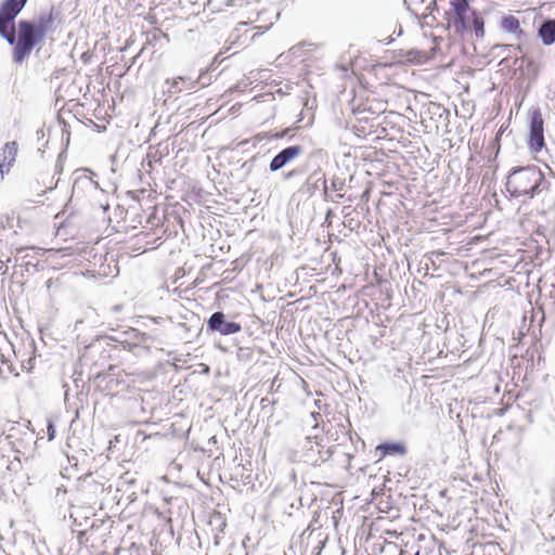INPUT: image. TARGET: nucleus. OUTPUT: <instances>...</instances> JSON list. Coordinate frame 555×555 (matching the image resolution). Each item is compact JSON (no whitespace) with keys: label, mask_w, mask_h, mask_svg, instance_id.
I'll return each instance as SVG.
<instances>
[{"label":"nucleus","mask_w":555,"mask_h":555,"mask_svg":"<svg viewBox=\"0 0 555 555\" xmlns=\"http://www.w3.org/2000/svg\"><path fill=\"white\" fill-rule=\"evenodd\" d=\"M362 124V119H359V125H356L354 126V129L356 131L359 133V132H362L364 133L366 128L364 126L361 125Z\"/></svg>","instance_id":"nucleus-17"},{"label":"nucleus","mask_w":555,"mask_h":555,"mask_svg":"<svg viewBox=\"0 0 555 555\" xmlns=\"http://www.w3.org/2000/svg\"><path fill=\"white\" fill-rule=\"evenodd\" d=\"M208 327L222 335L235 334L241 331V325L236 322H227L223 312H215L208 320Z\"/></svg>","instance_id":"nucleus-6"},{"label":"nucleus","mask_w":555,"mask_h":555,"mask_svg":"<svg viewBox=\"0 0 555 555\" xmlns=\"http://www.w3.org/2000/svg\"><path fill=\"white\" fill-rule=\"evenodd\" d=\"M302 152V147L299 145L288 146L281 151L273 157L270 163V170L276 171L285 166L287 163L299 156Z\"/></svg>","instance_id":"nucleus-7"},{"label":"nucleus","mask_w":555,"mask_h":555,"mask_svg":"<svg viewBox=\"0 0 555 555\" xmlns=\"http://www.w3.org/2000/svg\"><path fill=\"white\" fill-rule=\"evenodd\" d=\"M54 437H55V430H54L53 425L50 424L48 427V438H49V440H52V439H54Z\"/></svg>","instance_id":"nucleus-16"},{"label":"nucleus","mask_w":555,"mask_h":555,"mask_svg":"<svg viewBox=\"0 0 555 555\" xmlns=\"http://www.w3.org/2000/svg\"><path fill=\"white\" fill-rule=\"evenodd\" d=\"M501 26L505 31L517 35L518 38L525 34L520 27L519 20L514 15L503 16Z\"/></svg>","instance_id":"nucleus-10"},{"label":"nucleus","mask_w":555,"mask_h":555,"mask_svg":"<svg viewBox=\"0 0 555 555\" xmlns=\"http://www.w3.org/2000/svg\"><path fill=\"white\" fill-rule=\"evenodd\" d=\"M27 211L23 214H11L0 216V244L8 242L20 231L30 230L31 224Z\"/></svg>","instance_id":"nucleus-4"},{"label":"nucleus","mask_w":555,"mask_h":555,"mask_svg":"<svg viewBox=\"0 0 555 555\" xmlns=\"http://www.w3.org/2000/svg\"><path fill=\"white\" fill-rule=\"evenodd\" d=\"M307 442L310 444L309 451H313L314 446L317 449H319V447H320V443L317 440L308 439ZM318 453H319L318 457L307 454V461L310 462L312 465H318L319 463L324 462L326 460V457L323 456L322 451L318 450Z\"/></svg>","instance_id":"nucleus-13"},{"label":"nucleus","mask_w":555,"mask_h":555,"mask_svg":"<svg viewBox=\"0 0 555 555\" xmlns=\"http://www.w3.org/2000/svg\"><path fill=\"white\" fill-rule=\"evenodd\" d=\"M539 36L545 46L555 42V20L545 21L539 28Z\"/></svg>","instance_id":"nucleus-9"},{"label":"nucleus","mask_w":555,"mask_h":555,"mask_svg":"<svg viewBox=\"0 0 555 555\" xmlns=\"http://www.w3.org/2000/svg\"><path fill=\"white\" fill-rule=\"evenodd\" d=\"M472 0H451L450 8L446 12V22L449 29L463 35L469 27V2Z\"/></svg>","instance_id":"nucleus-3"},{"label":"nucleus","mask_w":555,"mask_h":555,"mask_svg":"<svg viewBox=\"0 0 555 555\" xmlns=\"http://www.w3.org/2000/svg\"><path fill=\"white\" fill-rule=\"evenodd\" d=\"M472 18H473V29L477 37H483L485 35V22L483 18L475 11L473 10L470 12Z\"/></svg>","instance_id":"nucleus-12"},{"label":"nucleus","mask_w":555,"mask_h":555,"mask_svg":"<svg viewBox=\"0 0 555 555\" xmlns=\"http://www.w3.org/2000/svg\"><path fill=\"white\" fill-rule=\"evenodd\" d=\"M18 145L15 141L8 142L0 154V173H8L15 163Z\"/></svg>","instance_id":"nucleus-8"},{"label":"nucleus","mask_w":555,"mask_h":555,"mask_svg":"<svg viewBox=\"0 0 555 555\" xmlns=\"http://www.w3.org/2000/svg\"><path fill=\"white\" fill-rule=\"evenodd\" d=\"M528 146L533 154H538L545 146L544 120L539 111H534L530 118V133Z\"/></svg>","instance_id":"nucleus-5"},{"label":"nucleus","mask_w":555,"mask_h":555,"mask_svg":"<svg viewBox=\"0 0 555 555\" xmlns=\"http://www.w3.org/2000/svg\"><path fill=\"white\" fill-rule=\"evenodd\" d=\"M289 128H286L285 130L281 131V132H275V133H270V134H258V137H261V139H267V140H279V139H282L284 138L285 135H287V133L289 132Z\"/></svg>","instance_id":"nucleus-15"},{"label":"nucleus","mask_w":555,"mask_h":555,"mask_svg":"<svg viewBox=\"0 0 555 555\" xmlns=\"http://www.w3.org/2000/svg\"><path fill=\"white\" fill-rule=\"evenodd\" d=\"M428 60L426 53L422 51L411 50L406 53V61L411 63L422 64Z\"/></svg>","instance_id":"nucleus-14"},{"label":"nucleus","mask_w":555,"mask_h":555,"mask_svg":"<svg viewBox=\"0 0 555 555\" xmlns=\"http://www.w3.org/2000/svg\"><path fill=\"white\" fill-rule=\"evenodd\" d=\"M28 0H4L0 5V35L13 46V61L17 64L24 62L40 43L47 33L52 17L40 18L36 24L33 21L22 20L15 27L14 20L26 5Z\"/></svg>","instance_id":"nucleus-1"},{"label":"nucleus","mask_w":555,"mask_h":555,"mask_svg":"<svg viewBox=\"0 0 555 555\" xmlns=\"http://www.w3.org/2000/svg\"><path fill=\"white\" fill-rule=\"evenodd\" d=\"M415 555H421V552H420V551H417V552L415 553Z\"/></svg>","instance_id":"nucleus-18"},{"label":"nucleus","mask_w":555,"mask_h":555,"mask_svg":"<svg viewBox=\"0 0 555 555\" xmlns=\"http://www.w3.org/2000/svg\"><path fill=\"white\" fill-rule=\"evenodd\" d=\"M545 180L544 173L535 166H527L513 170L506 181V189L513 197H530L540 193L539 189Z\"/></svg>","instance_id":"nucleus-2"},{"label":"nucleus","mask_w":555,"mask_h":555,"mask_svg":"<svg viewBox=\"0 0 555 555\" xmlns=\"http://www.w3.org/2000/svg\"><path fill=\"white\" fill-rule=\"evenodd\" d=\"M377 450L382 453V456H386L389 454H402L405 449L400 443H385L377 447Z\"/></svg>","instance_id":"nucleus-11"}]
</instances>
